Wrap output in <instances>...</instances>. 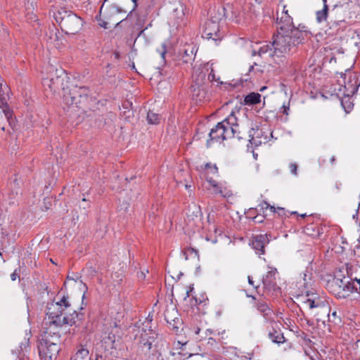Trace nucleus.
<instances>
[{
	"instance_id": "nucleus-26",
	"label": "nucleus",
	"mask_w": 360,
	"mask_h": 360,
	"mask_svg": "<svg viewBox=\"0 0 360 360\" xmlns=\"http://www.w3.org/2000/svg\"><path fill=\"white\" fill-rule=\"evenodd\" d=\"M261 101V95L259 93L252 92L248 94L244 99V103L245 105H255L260 103Z\"/></svg>"
},
{
	"instance_id": "nucleus-11",
	"label": "nucleus",
	"mask_w": 360,
	"mask_h": 360,
	"mask_svg": "<svg viewBox=\"0 0 360 360\" xmlns=\"http://www.w3.org/2000/svg\"><path fill=\"white\" fill-rule=\"evenodd\" d=\"M276 23L278 24L277 29L283 28L285 30L299 29L295 27L292 22V17L288 14V11L286 6H283V11L279 15L277 14Z\"/></svg>"
},
{
	"instance_id": "nucleus-40",
	"label": "nucleus",
	"mask_w": 360,
	"mask_h": 360,
	"mask_svg": "<svg viewBox=\"0 0 360 360\" xmlns=\"http://www.w3.org/2000/svg\"><path fill=\"white\" fill-rule=\"evenodd\" d=\"M205 167H206L207 169H210V172H211L212 173H213V174H214V173H217V170H218V169H217V166H216V165H214V166L212 167V166H211L210 164H208V163H207V164L206 165Z\"/></svg>"
},
{
	"instance_id": "nucleus-62",
	"label": "nucleus",
	"mask_w": 360,
	"mask_h": 360,
	"mask_svg": "<svg viewBox=\"0 0 360 360\" xmlns=\"http://www.w3.org/2000/svg\"><path fill=\"white\" fill-rule=\"evenodd\" d=\"M214 191L215 192L216 191H219V188H214Z\"/></svg>"
},
{
	"instance_id": "nucleus-19",
	"label": "nucleus",
	"mask_w": 360,
	"mask_h": 360,
	"mask_svg": "<svg viewBox=\"0 0 360 360\" xmlns=\"http://www.w3.org/2000/svg\"><path fill=\"white\" fill-rule=\"evenodd\" d=\"M155 337L156 334L152 329H148V332H147L146 329L143 328L139 343L141 347H146L147 350L149 351L152 347V344Z\"/></svg>"
},
{
	"instance_id": "nucleus-52",
	"label": "nucleus",
	"mask_w": 360,
	"mask_h": 360,
	"mask_svg": "<svg viewBox=\"0 0 360 360\" xmlns=\"http://www.w3.org/2000/svg\"><path fill=\"white\" fill-rule=\"evenodd\" d=\"M139 277L144 278H145V274L143 272H141V275L139 276Z\"/></svg>"
},
{
	"instance_id": "nucleus-38",
	"label": "nucleus",
	"mask_w": 360,
	"mask_h": 360,
	"mask_svg": "<svg viewBox=\"0 0 360 360\" xmlns=\"http://www.w3.org/2000/svg\"><path fill=\"white\" fill-rule=\"evenodd\" d=\"M290 110V108H289V104L288 103V105H285V103L283 105L282 108H281V112L286 115H288V111Z\"/></svg>"
},
{
	"instance_id": "nucleus-47",
	"label": "nucleus",
	"mask_w": 360,
	"mask_h": 360,
	"mask_svg": "<svg viewBox=\"0 0 360 360\" xmlns=\"http://www.w3.org/2000/svg\"><path fill=\"white\" fill-rule=\"evenodd\" d=\"M330 160L331 164H332V165H334V164H335V156H332V157L330 158Z\"/></svg>"
},
{
	"instance_id": "nucleus-6",
	"label": "nucleus",
	"mask_w": 360,
	"mask_h": 360,
	"mask_svg": "<svg viewBox=\"0 0 360 360\" xmlns=\"http://www.w3.org/2000/svg\"><path fill=\"white\" fill-rule=\"evenodd\" d=\"M193 78V84L191 87L192 98L196 102L202 101L207 97L208 86L206 85V72L202 70L198 73L195 72Z\"/></svg>"
},
{
	"instance_id": "nucleus-10",
	"label": "nucleus",
	"mask_w": 360,
	"mask_h": 360,
	"mask_svg": "<svg viewBox=\"0 0 360 360\" xmlns=\"http://www.w3.org/2000/svg\"><path fill=\"white\" fill-rule=\"evenodd\" d=\"M89 93V89L85 86L74 87L70 89L69 92H65L63 95L64 102L68 105H73L81 103V99L83 97H86Z\"/></svg>"
},
{
	"instance_id": "nucleus-14",
	"label": "nucleus",
	"mask_w": 360,
	"mask_h": 360,
	"mask_svg": "<svg viewBox=\"0 0 360 360\" xmlns=\"http://www.w3.org/2000/svg\"><path fill=\"white\" fill-rule=\"evenodd\" d=\"M277 324L271 323V328L268 331V337L269 338L274 342L278 345L281 344L287 343L288 347H291V343L287 342V340L285 338L283 333L281 331L280 328L277 327V328L274 326Z\"/></svg>"
},
{
	"instance_id": "nucleus-41",
	"label": "nucleus",
	"mask_w": 360,
	"mask_h": 360,
	"mask_svg": "<svg viewBox=\"0 0 360 360\" xmlns=\"http://www.w3.org/2000/svg\"><path fill=\"white\" fill-rule=\"evenodd\" d=\"M20 277L19 274L17 272V270H15L11 275V278L13 281H15L17 278Z\"/></svg>"
},
{
	"instance_id": "nucleus-23",
	"label": "nucleus",
	"mask_w": 360,
	"mask_h": 360,
	"mask_svg": "<svg viewBox=\"0 0 360 360\" xmlns=\"http://www.w3.org/2000/svg\"><path fill=\"white\" fill-rule=\"evenodd\" d=\"M304 232L306 234L312 236L313 238H318L323 233V227L320 224H310L305 226Z\"/></svg>"
},
{
	"instance_id": "nucleus-39",
	"label": "nucleus",
	"mask_w": 360,
	"mask_h": 360,
	"mask_svg": "<svg viewBox=\"0 0 360 360\" xmlns=\"http://www.w3.org/2000/svg\"><path fill=\"white\" fill-rule=\"evenodd\" d=\"M110 11L112 13V14H116V13H120L122 12V9L117 6H111L110 8Z\"/></svg>"
},
{
	"instance_id": "nucleus-42",
	"label": "nucleus",
	"mask_w": 360,
	"mask_h": 360,
	"mask_svg": "<svg viewBox=\"0 0 360 360\" xmlns=\"http://www.w3.org/2000/svg\"><path fill=\"white\" fill-rule=\"evenodd\" d=\"M209 184L213 187V188H219L220 184H217V182L212 179L208 180Z\"/></svg>"
},
{
	"instance_id": "nucleus-51",
	"label": "nucleus",
	"mask_w": 360,
	"mask_h": 360,
	"mask_svg": "<svg viewBox=\"0 0 360 360\" xmlns=\"http://www.w3.org/2000/svg\"><path fill=\"white\" fill-rule=\"evenodd\" d=\"M257 65L256 63H255L254 65H250V68H249V71L251 72L253 69H254V65Z\"/></svg>"
},
{
	"instance_id": "nucleus-31",
	"label": "nucleus",
	"mask_w": 360,
	"mask_h": 360,
	"mask_svg": "<svg viewBox=\"0 0 360 360\" xmlns=\"http://www.w3.org/2000/svg\"><path fill=\"white\" fill-rule=\"evenodd\" d=\"M219 190L216 191V194H220L224 198H229L232 195V192L231 190L228 189L226 187H224L221 185L219 186Z\"/></svg>"
},
{
	"instance_id": "nucleus-36",
	"label": "nucleus",
	"mask_w": 360,
	"mask_h": 360,
	"mask_svg": "<svg viewBox=\"0 0 360 360\" xmlns=\"http://www.w3.org/2000/svg\"><path fill=\"white\" fill-rule=\"evenodd\" d=\"M297 167L298 166L296 163H290L289 165L290 172L295 176L297 175Z\"/></svg>"
},
{
	"instance_id": "nucleus-44",
	"label": "nucleus",
	"mask_w": 360,
	"mask_h": 360,
	"mask_svg": "<svg viewBox=\"0 0 360 360\" xmlns=\"http://www.w3.org/2000/svg\"><path fill=\"white\" fill-rule=\"evenodd\" d=\"M276 209V212H278V215L282 216V215L285 214V210H284V208H283V207H277Z\"/></svg>"
},
{
	"instance_id": "nucleus-13",
	"label": "nucleus",
	"mask_w": 360,
	"mask_h": 360,
	"mask_svg": "<svg viewBox=\"0 0 360 360\" xmlns=\"http://www.w3.org/2000/svg\"><path fill=\"white\" fill-rule=\"evenodd\" d=\"M269 243L267 234H259L254 236L252 240V247L259 255L265 253L264 248Z\"/></svg>"
},
{
	"instance_id": "nucleus-12",
	"label": "nucleus",
	"mask_w": 360,
	"mask_h": 360,
	"mask_svg": "<svg viewBox=\"0 0 360 360\" xmlns=\"http://www.w3.org/2000/svg\"><path fill=\"white\" fill-rule=\"evenodd\" d=\"M230 18L238 24L246 23L251 18V15L245 11V8L241 6H236L232 8Z\"/></svg>"
},
{
	"instance_id": "nucleus-1",
	"label": "nucleus",
	"mask_w": 360,
	"mask_h": 360,
	"mask_svg": "<svg viewBox=\"0 0 360 360\" xmlns=\"http://www.w3.org/2000/svg\"><path fill=\"white\" fill-rule=\"evenodd\" d=\"M84 314L71 308L66 297L56 302L47 305L46 316L43 321L44 335L38 345L39 354L41 360L56 359L60 351V335L57 330L65 326L77 324L84 319Z\"/></svg>"
},
{
	"instance_id": "nucleus-55",
	"label": "nucleus",
	"mask_w": 360,
	"mask_h": 360,
	"mask_svg": "<svg viewBox=\"0 0 360 360\" xmlns=\"http://www.w3.org/2000/svg\"><path fill=\"white\" fill-rule=\"evenodd\" d=\"M191 188V185H186V188L187 190H189Z\"/></svg>"
},
{
	"instance_id": "nucleus-25",
	"label": "nucleus",
	"mask_w": 360,
	"mask_h": 360,
	"mask_svg": "<svg viewBox=\"0 0 360 360\" xmlns=\"http://www.w3.org/2000/svg\"><path fill=\"white\" fill-rule=\"evenodd\" d=\"M108 0H104L103 3L106 2ZM103 6H104V4H102V6H101V7L100 8V11H99V15L96 16V20L98 22V24L101 27H103L105 29H108V25L110 23V21L111 20L112 16H111V15L105 14L104 15L105 20L102 19L101 13H102V11H103Z\"/></svg>"
},
{
	"instance_id": "nucleus-21",
	"label": "nucleus",
	"mask_w": 360,
	"mask_h": 360,
	"mask_svg": "<svg viewBox=\"0 0 360 360\" xmlns=\"http://www.w3.org/2000/svg\"><path fill=\"white\" fill-rule=\"evenodd\" d=\"M70 360H91L87 346L83 345H78L75 349V354Z\"/></svg>"
},
{
	"instance_id": "nucleus-54",
	"label": "nucleus",
	"mask_w": 360,
	"mask_h": 360,
	"mask_svg": "<svg viewBox=\"0 0 360 360\" xmlns=\"http://www.w3.org/2000/svg\"><path fill=\"white\" fill-rule=\"evenodd\" d=\"M125 20H126V19H124V20H120V21H119V22H116V24H115V25H116V26L119 25L120 23H122V22L123 21H124Z\"/></svg>"
},
{
	"instance_id": "nucleus-9",
	"label": "nucleus",
	"mask_w": 360,
	"mask_h": 360,
	"mask_svg": "<svg viewBox=\"0 0 360 360\" xmlns=\"http://www.w3.org/2000/svg\"><path fill=\"white\" fill-rule=\"evenodd\" d=\"M277 274L276 268H270V270L262 278L264 289L267 295L277 296L281 293V288L276 283Z\"/></svg>"
},
{
	"instance_id": "nucleus-56",
	"label": "nucleus",
	"mask_w": 360,
	"mask_h": 360,
	"mask_svg": "<svg viewBox=\"0 0 360 360\" xmlns=\"http://www.w3.org/2000/svg\"><path fill=\"white\" fill-rule=\"evenodd\" d=\"M307 324L309 326H311L312 325V323L309 320H307Z\"/></svg>"
},
{
	"instance_id": "nucleus-24",
	"label": "nucleus",
	"mask_w": 360,
	"mask_h": 360,
	"mask_svg": "<svg viewBox=\"0 0 360 360\" xmlns=\"http://www.w3.org/2000/svg\"><path fill=\"white\" fill-rule=\"evenodd\" d=\"M329 30L332 32V34H338L340 30L343 31L345 28V20H330L328 23Z\"/></svg>"
},
{
	"instance_id": "nucleus-2",
	"label": "nucleus",
	"mask_w": 360,
	"mask_h": 360,
	"mask_svg": "<svg viewBox=\"0 0 360 360\" xmlns=\"http://www.w3.org/2000/svg\"><path fill=\"white\" fill-rule=\"evenodd\" d=\"M277 30V34H274L272 38L271 46L274 51L270 56L276 63L279 64L284 61L286 55L303 42L307 34L300 29Z\"/></svg>"
},
{
	"instance_id": "nucleus-28",
	"label": "nucleus",
	"mask_w": 360,
	"mask_h": 360,
	"mask_svg": "<svg viewBox=\"0 0 360 360\" xmlns=\"http://www.w3.org/2000/svg\"><path fill=\"white\" fill-rule=\"evenodd\" d=\"M328 6L324 5L321 10L316 12V20L319 23L326 21L328 17Z\"/></svg>"
},
{
	"instance_id": "nucleus-33",
	"label": "nucleus",
	"mask_w": 360,
	"mask_h": 360,
	"mask_svg": "<svg viewBox=\"0 0 360 360\" xmlns=\"http://www.w3.org/2000/svg\"><path fill=\"white\" fill-rule=\"evenodd\" d=\"M123 275L122 274H120L118 272H115L112 275V278L113 280V282L115 283V285H117L121 284L122 280H123Z\"/></svg>"
},
{
	"instance_id": "nucleus-15",
	"label": "nucleus",
	"mask_w": 360,
	"mask_h": 360,
	"mask_svg": "<svg viewBox=\"0 0 360 360\" xmlns=\"http://www.w3.org/2000/svg\"><path fill=\"white\" fill-rule=\"evenodd\" d=\"M221 122L223 123L224 125L229 129V131H231V132L233 131L234 137H237L238 140L243 139L239 136L240 131H238V119L236 116L235 112H231L230 115Z\"/></svg>"
},
{
	"instance_id": "nucleus-60",
	"label": "nucleus",
	"mask_w": 360,
	"mask_h": 360,
	"mask_svg": "<svg viewBox=\"0 0 360 360\" xmlns=\"http://www.w3.org/2000/svg\"><path fill=\"white\" fill-rule=\"evenodd\" d=\"M247 296L249 297H252L253 300H255V297L253 295H247Z\"/></svg>"
},
{
	"instance_id": "nucleus-20",
	"label": "nucleus",
	"mask_w": 360,
	"mask_h": 360,
	"mask_svg": "<svg viewBox=\"0 0 360 360\" xmlns=\"http://www.w3.org/2000/svg\"><path fill=\"white\" fill-rule=\"evenodd\" d=\"M177 311L174 308L172 309H167L165 312V319L167 323L169 324L173 329H176V331L179 328V326L181 324V319L177 317Z\"/></svg>"
},
{
	"instance_id": "nucleus-16",
	"label": "nucleus",
	"mask_w": 360,
	"mask_h": 360,
	"mask_svg": "<svg viewBox=\"0 0 360 360\" xmlns=\"http://www.w3.org/2000/svg\"><path fill=\"white\" fill-rule=\"evenodd\" d=\"M248 137L250 138L248 140L250 143L255 146H258L262 143H265L268 141L269 139L266 135H263L262 129L259 128H252L249 131Z\"/></svg>"
},
{
	"instance_id": "nucleus-50",
	"label": "nucleus",
	"mask_w": 360,
	"mask_h": 360,
	"mask_svg": "<svg viewBox=\"0 0 360 360\" xmlns=\"http://www.w3.org/2000/svg\"><path fill=\"white\" fill-rule=\"evenodd\" d=\"M264 0H255V2L257 4H261L263 2Z\"/></svg>"
},
{
	"instance_id": "nucleus-43",
	"label": "nucleus",
	"mask_w": 360,
	"mask_h": 360,
	"mask_svg": "<svg viewBox=\"0 0 360 360\" xmlns=\"http://www.w3.org/2000/svg\"><path fill=\"white\" fill-rule=\"evenodd\" d=\"M248 283L250 285H251L252 286H253V288H255V289H257L259 288L258 285H255L254 281L252 280V278L250 276H249L248 277Z\"/></svg>"
},
{
	"instance_id": "nucleus-29",
	"label": "nucleus",
	"mask_w": 360,
	"mask_h": 360,
	"mask_svg": "<svg viewBox=\"0 0 360 360\" xmlns=\"http://www.w3.org/2000/svg\"><path fill=\"white\" fill-rule=\"evenodd\" d=\"M146 119L149 124H157L160 122V116L159 114L155 113L152 110H149L147 113Z\"/></svg>"
},
{
	"instance_id": "nucleus-7",
	"label": "nucleus",
	"mask_w": 360,
	"mask_h": 360,
	"mask_svg": "<svg viewBox=\"0 0 360 360\" xmlns=\"http://www.w3.org/2000/svg\"><path fill=\"white\" fill-rule=\"evenodd\" d=\"M233 137V131H229L223 123L219 122L210 131L209 139L207 140L206 146L209 148L214 143H221L224 140Z\"/></svg>"
},
{
	"instance_id": "nucleus-57",
	"label": "nucleus",
	"mask_w": 360,
	"mask_h": 360,
	"mask_svg": "<svg viewBox=\"0 0 360 360\" xmlns=\"http://www.w3.org/2000/svg\"><path fill=\"white\" fill-rule=\"evenodd\" d=\"M181 276H182V273H179L177 276V280H179Z\"/></svg>"
},
{
	"instance_id": "nucleus-53",
	"label": "nucleus",
	"mask_w": 360,
	"mask_h": 360,
	"mask_svg": "<svg viewBox=\"0 0 360 360\" xmlns=\"http://www.w3.org/2000/svg\"><path fill=\"white\" fill-rule=\"evenodd\" d=\"M194 207H195L196 213H199L200 212V207H196L195 205H194Z\"/></svg>"
},
{
	"instance_id": "nucleus-18",
	"label": "nucleus",
	"mask_w": 360,
	"mask_h": 360,
	"mask_svg": "<svg viewBox=\"0 0 360 360\" xmlns=\"http://www.w3.org/2000/svg\"><path fill=\"white\" fill-rule=\"evenodd\" d=\"M257 310L262 314L264 318L267 322L276 324L274 320V313L266 302L259 300L256 304Z\"/></svg>"
},
{
	"instance_id": "nucleus-3",
	"label": "nucleus",
	"mask_w": 360,
	"mask_h": 360,
	"mask_svg": "<svg viewBox=\"0 0 360 360\" xmlns=\"http://www.w3.org/2000/svg\"><path fill=\"white\" fill-rule=\"evenodd\" d=\"M53 18L59 24L61 30L68 34L77 33L83 25L81 18L64 7H60L54 11Z\"/></svg>"
},
{
	"instance_id": "nucleus-22",
	"label": "nucleus",
	"mask_w": 360,
	"mask_h": 360,
	"mask_svg": "<svg viewBox=\"0 0 360 360\" xmlns=\"http://www.w3.org/2000/svg\"><path fill=\"white\" fill-rule=\"evenodd\" d=\"M338 282H340L341 285H340V288H342V290L347 293L349 292H359V282H358V279H355L354 281H343L337 279L335 283L338 284Z\"/></svg>"
},
{
	"instance_id": "nucleus-49",
	"label": "nucleus",
	"mask_w": 360,
	"mask_h": 360,
	"mask_svg": "<svg viewBox=\"0 0 360 360\" xmlns=\"http://www.w3.org/2000/svg\"><path fill=\"white\" fill-rule=\"evenodd\" d=\"M257 55L258 56V54H257V51H256V50H252V56H257Z\"/></svg>"
},
{
	"instance_id": "nucleus-48",
	"label": "nucleus",
	"mask_w": 360,
	"mask_h": 360,
	"mask_svg": "<svg viewBox=\"0 0 360 360\" xmlns=\"http://www.w3.org/2000/svg\"><path fill=\"white\" fill-rule=\"evenodd\" d=\"M131 1L134 3V9H135L137 6V0H131Z\"/></svg>"
},
{
	"instance_id": "nucleus-4",
	"label": "nucleus",
	"mask_w": 360,
	"mask_h": 360,
	"mask_svg": "<svg viewBox=\"0 0 360 360\" xmlns=\"http://www.w3.org/2000/svg\"><path fill=\"white\" fill-rule=\"evenodd\" d=\"M226 8H214L210 13V18L208 19L204 25L202 37L214 41H220L222 39V34L220 32L219 22L224 18H229L226 13Z\"/></svg>"
},
{
	"instance_id": "nucleus-37",
	"label": "nucleus",
	"mask_w": 360,
	"mask_h": 360,
	"mask_svg": "<svg viewBox=\"0 0 360 360\" xmlns=\"http://www.w3.org/2000/svg\"><path fill=\"white\" fill-rule=\"evenodd\" d=\"M158 51L159 52V53L161 56V57L162 58V59H165V53L167 52L166 44H162V46H161V49L158 50Z\"/></svg>"
},
{
	"instance_id": "nucleus-17",
	"label": "nucleus",
	"mask_w": 360,
	"mask_h": 360,
	"mask_svg": "<svg viewBox=\"0 0 360 360\" xmlns=\"http://www.w3.org/2000/svg\"><path fill=\"white\" fill-rule=\"evenodd\" d=\"M59 34L58 29L54 25L49 27L44 37V40L46 42L49 48L57 47L58 46Z\"/></svg>"
},
{
	"instance_id": "nucleus-45",
	"label": "nucleus",
	"mask_w": 360,
	"mask_h": 360,
	"mask_svg": "<svg viewBox=\"0 0 360 360\" xmlns=\"http://www.w3.org/2000/svg\"><path fill=\"white\" fill-rule=\"evenodd\" d=\"M301 337L306 342H311L306 333H302Z\"/></svg>"
},
{
	"instance_id": "nucleus-46",
	"label": "nucleus",
	"mask_w": 360,
	"mask_h": 360,
	"mask_svg": "<svg viewBox=\"0 0 360 360\" xmlns=\"http://www.w3.org/2000/svg\"><path fill=\"white\" fill-rule=\"evenodd\" d=\"M193 290V287H191L189 290H188L186 291V296L184 297V300H186L187 297H188L190 296V293Z\"/></svg>"
},
{
	"instance_id": "nucleus-5",
	"label": "nucleus",
	"mask_w": 360,
	"mask_h": 360,
	"mask_svg": "<svg viewBox=\"0 0 360 360\" xmlns=\"http://www.w3.org/2000/svg\"><path fill=\"white\" fill-rule=\"evenodd\" d=\"M306 297L307 299L304 301V303L308 304L309 309H319L317 314L327 316L328 318V321L330 322L336 323V320L339 319L337 316L336 311H333L332 314H330V308L326 300H322L320 297L314 293H310L309 292H307Z\"/></svg>"
},
{
	"instance_id": "nucleus-59",
	"label": "nucleus",
	"mask_w": 360,
	"mask_h": 360,
	"mask_svg": "<svg viewBox=\"0 0 360 360\" xmlns=\"http://www.w3.org/2000/svg\"><path fill=\"white\" fill-rule=\"evenodd\" d=\"M301 217L302 218H304L305 217H307V214H302L300 215Z\"/></svg>"
},
{
	"instance_id": "nucleus-61",
	"label": "nucleus",
	"mask_w": 360,
	"mask_h": 360,
	"mask_svg": "<svg viewBox=\"0 0 360 360\" xmlns=\"http://www.w3.org/2000/svg\"><path fill=\"white\" fill-rule=\"evenodd\" d=\"M99 358H101V356H99L98 355H96V358L95 360H98Z\"/></svg>"
},
{
	"instance_id": "nucleus-8",
	"label": "nucleus",
	"mask_w": 360,
	"mask_h": 360,
	"mask_svg": "<svg viewBox=\"0 0 360 360\" xmlns=\"http://www.w3.org/2000/svg\"><path fill=\"white\" fill-rule=\"evenodd\" d=\"M67 77L63 69L56 70L54 75H51V77L49 78L43 79L42 84L44 88H49L51 91L56 92L60 88L64 90L65 89L64 82Z\"/></svg>"
},
{
	"instance_id": "nucleus-27",
	"label": "nucleus",
	"mask_w": 360,
	"mask_h": 360,
	"mask_svg": "<svg viewBox=\"0 0 360 360\" xmlns=\"http://www.w3.org/2000/svg\"><path fill=\"white\" fill-rule=\"evenodd\" d=\"M196 51L194 47L185 49L182 56V60L185 63H191L195 58Z\"/></svg>"
},
{
	"instance_id": "nucleus-64",
	"label": "nucleus",
	"mask_w": 360,
	"mask_h": 360,
	"mask_svg": "<svg viewBox=\"0 0 360 360\" xmlns=\"http://www.w3.org/2000/svg\"><path fill=\"white\" fill-rule=\"evenodd\" d=\"M358 282H359V292H360V279L358 280Z\"/></svg>"
},
{
	"instance_id": "nucleus-58",
	"label": "nucleus",
	"mask_w": 360,
	"mask_h": 360,
	"mask_svg": "<svg viewBox=\"0 0 360 360\" xmlns=\"http://www.w3.org/2000/svg\"><path fill=\"white\" fill-rule=\"evenodd\" d=\"M323 1V6L324 5H328L327 4V0H322Z\"/></svg>"
},
{
	"instance_id": "nucleus-32",
	"label": "nucleus",
	"mask_w": 360,
	"mask_h": 360,
	"mask_svg": "<svg viewBox=\"0 0 360 360\" xmlns=\"http://www.w3.org/2000/svg\"><path fill=\"white\" fill-rule=\"evenodd\" d=\"M219 79V78L216 77V76L214 73V70H213V69H212L211 72L208 74L207 77H206V85L208 86L210 82H218Z\"/></svg>"
},
{
	"instance_id": "nucleus-63",
	"label": "nucleus",
	"mask_w": 360,
	"mask_h": 360,
	"mask_svg": "<svg viewBox=\"0 0 360 360\" xmlns=\"http://www.w3.org/2000/svg\"><path fill=\"white\" fill-rule=\"evenodd\" d=\"M291 214H297V212H292Z\"/></svg>"
},
{
	"instance_id": "nucleus-35",
	"label": "nucleus",
	"mask_w": 360,
	"mask_h": 360,
	"mask_svg": "<svg viewBox=\"0 0 360 360\" xmlns=\"http://www.w3.org/2000/svg\"><path fill=\"white\" fill-rule=\"evenodd\" d=\"M354 349L356 357L360 360V339L355 342Z\"/></svg>"
},
{
	"instance_id": "nucleus-30",
	"label": "nucleus",
	"mask_w": 360,
	"mask_h": 360,
	"mask_svg": "<svg viewBox=\"0 0 360 360\" xmlns=\"http://www.w3.org/2000/svg\"><path fill=\"white\" fill-rule=\"evenodd\" d=\"M274 51L273 47L271 46V43L268 44H264L259 47L257 50V54L259 56L262 57L263 55L269 52V54L272 53Z\"/></svg>"
},
{
	"instance_id": "nucleus-34",
	"label": "nucleus",
	"mask_w": 360,
	"mask_h": 360,
	"mask_svg": "<svg viewBox=\"0 0 360 360\" xmlns=\"http://www.w3.org/2000/svg\"><path fill=\"white\" fill-rule=\"evenodd\" d=\"M260 207L262 210H267V209H270L271 212H272L273 213H276V209L275 207L274 206H271V205H269L267 202L266 201H263L260 205H259Z\"/></svg>"
}]
</instances>
